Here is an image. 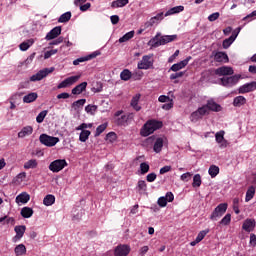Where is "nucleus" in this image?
<instances>
[{
    "instance_id": "obj_1",
    "label": "nucleus",
    "mask_w": 256,
    "mask_h": 256,
    "mask_svg": "<svg viewBox=\"0 0 256 256\" xmlns=\"http://www.w3.org/2000/svg\"><path fill=\"white\" fill-rule=\"evenodd\" d=\"M163 127V122L152 119L148 120L140 130V135L142 137H149L152 133H155L157 129H161Z\"/></svg>"
},
{
    "instance_id": "obj_2",
    "label": "nucleus",
    "mask_w": 256,
    "mask_h": 256,
    "mask_svg": "<svg viewBox=\"0 0 256 256\" xmlns=\"http://www.w3.org/2000/svg\"><path fill=\"white\" fill-rule=\"evenodd\" d=\"M173 41H177V34L161 36V33H157L149 43L153 47H161V45H167V43H173Z\"/></svg>"
},
{
    "instance_id": "obj_3",
    "label": "nucleus",
    "mask_w": 256,
    "mask_h": 256,
    "mask_svg": "<svg viewBox=\"0 0 256 256\" xmlns=\"http://www.w3.org/2000/svg\"><path fill=\"white\" fill-rule=\"evenodd\" d=\"M114 117L116 125L120 127H127V125H129V123H131V121L135 119V114L127 113L123 115V110H118L117 112H115Z\"/></svg>"
},
{
    "instance_id": "obj_4",
    "label": "nucleus",
    "mask_w": 256,
    "mask_h": 256,
    "mask_svg": "<svg viewBox=\"0 0 256 256\" xmlns=\"http://www.w3.org/2000/svg\"><path fill=\"white\" fill-rule=\"evenodd\" d=\"M67 165L66 159H57L50 163L48 169L52 171V173H59V171H63Z\"/></svg>"
},
{
    "instance_id": "obj_5",
    "label": "nucleus",
    "mask_w": 256,
    "mask_h": 256,
    "mask_svg": "<svg viewBox=\"0 0 256 256\" xmlns=\"http://www.w3.org/2000/svg\"><path fill=\"white\" fill-rule=\"evenodd\" d=\"M227 207V203L219 204L210 215L211 221H217L220 217H223L227 213Z\"/></svg>"
},
{
    "instance_id": "obj_6",
    "label": "nucleus",
    "mask_w": 256,
    "mask_h": 256,
    "mask_svg": "<svg viewBox=\"0 0 256 256\" xmlns=\"http://www.w3.org/2000/svg\"><path fill=\"white\" fill-rule=\"evenodd\" d=\"M153 63H155L153 54L144 55L142 60L138 62V69H143L145 71H147V69H153Z\"/></svg>"
},
{
    "instance_id": "obj_7",
    "label": "nucleus",
    "mask_w": 256,
    "mask_h": 256,
    "mask_svg": "<svg viewBox=\"0 0 256 256\" xmlns=\"http://www.w3.org/2000/svg\"><path fill=\"white\" fill-rule=\"evenodd\" d=\"M39 141L42 145H45L46 147H55L59 142V138L49 136L47 134H41L39 137Z\"/></svg>"
},
{
    "instance_id": "obj_8",
    "label": "nucleus",
    "mask_w": 256,
    "mask_h": 256,
    "mask_svg": "<svg viewBox=\"0 0 256 256\" xmlns=\"http://www.w3.org/2000/svg\"><path fill=\"white\" fill-rule=\"evenodd\" d=\"M147 141L148 143H153L154 141V145H153L154 153H161V151H163V143H165V140L163 138L153 135V136H150L147 139Z\"/></svg>"
},
{
    "instance_id": "obj_9",
    "label": "nucleus",
    "mask_w": 256,
    "mask_h": 256,
    "mask_svg": "<svg viewBox=\"0 0 256 256\" xmlns=\"http://www.w3.org/2000/svg\"><path fill=\"white\" fill-rule=\"evenodd\" d=\"M239 79H241V75L236 74L230 77H223L220 79V82L223 87H235L239 83Z\"/></svg>"
},
{
    "instance_id": "obj_10",
    "label": "nucleus",
    "mask_w": 256,
    "mask_h": 256,
    "mask_svg": "<svg viewBox=\"0 0 256 256\" xmlns=\"http://www.w3.org/2000/svg\"><path fill=\"white\" fill-rule=\"evenodd\" d=\"M53 71H55L54 67L42 69L38 71L36 74L32 75L30 77V81H41L42 79H45L47 75L53 73Z\"/></svg>"
},
{
    "instance_id": "obj_11",
    "label": "nucleus",
    "mask_w": 256,
    "mask_h": 256,
    "mask_svg": "<svg viewBox=\"0 0 256 256\" xmlns=\"http://www.w3.org/2000/svg\"><path fill=\"white\" fill-rule=\"evenodd\" d=\"M79 79H81V75L70 76L59 83L57 89H66V87H71V85H75Z\"/></svg>"
},
{
    "instance_id": "obj_12",
    "label": "nucleus",
    "mask_w": 256,
    "mask_h": 256,
    "mask_svg": "<svg viewBox=\"0 0 256 256\" xmlns=\"http://www.w3.org/2000/svg\"><path fill=\"white\" fill-rule=\"evenodd\" d=\"M253 91H256V82H250L246 83L238 88V93L240 95H245V93H251Z\"/></svg>"
},
{
    "instance_id": "obj_13",
    "label": "nucleus",
    "mask_w": 256,
    "mask_h": 256,
    "mask_svg": "<svg viewBox=\"0 0 256 256\" xmlns=\"http://www.w3.org/2000/svg\"><path fill=\"white\" fill-rule=\"evenodd\" d=\"M14 231L16 235L12 238L13 243H17L20 239H23L25 235V231H27V227L25 225L15 226Z\"/></svg>"
},
{
    "instance_id": "obj_14",
    "label": "nucleus",
    "mask_w": 256,
    "mask_h": 256,
    "mask_svg": "<svg viewBox=\"0 0 256 256\" xmlns=\"http://www.w3.org/2000/svg\"><path fill=\"white\" fill-rule=\"evenodd\" d=\"M214 73H215V75H218V77H225V76H228V75H233V73H235V72L233 71L232 67L221 66V67L217 68L214 71Z\"/></svg>"
},
{
    "instance_id": "obj_15",
    "label": "nucleus",
    "mask_w": 256,
    "mask_h": 256,
    "mask_svg": "<svg viewBox=\"0 0 256 256\" xmlns=\"http://www.w3.org/2000/svg\"><path fill=\"white\" fill-rule=\"evenodd\" d=\"M189 61H191V56H188L186 59L173 64L170 67V71H174V73H177V71H181V69H185V67H187V65H189Z\"/></svg>"
},
{
    "instance_id": "obj_16",
    "label": "nucleus",
    "mask_w": 256,
    "mask_h": 256,
    "mask_svg": "<svg viewBox=\"0 0 256 256\" xmlns=\"http://www.w3.org/2000/svg\"><path fill=\"white\" fill-rule=\"evenodd\" d=\"M131 253V247L129 245H118L115 248L114 255L115 256H128Z\"/></svg>"
},
{
    "instance_id": "obj_17",
    "label": "nucleus",
    "mask_w": 256,
    "mask_h": 256,
    "mask_svg": "<svg viewBox=\"0 0 256 256\" xmlns=\"http://www.w3.org/2000/svg\"><path fill=\"white\" fill-rule=\"evenodd\" d=\"M256 222L255 219L247 218L242 225V229L247 233L255 230Z\"/></svg>"
},
{
    "instance_id": "obj_18",
    "label": "nucleus",
    "mask_w": 256,
    "mask_h": 256,
    "mask_svg": "<svg viewBox=\"0 0 256 256\" xmlns=\"http://www.w3.org/2000/svg\"><path fill=\"white\" fill-rule=\"evenodd\" d=\"M59 35H61V26H56L47 33L45 39L46 41H52V39H57Z\"/></svg>"
},
{
    "instance_id": "obj_19",
    "label": "nucleus",
    "mask_w": 256,
    "mask_h": 256,
    "mask_svg": "<svg viewBox=\"0 0 256 256\" xmlns=\"http://www.w3.org/2000/svg\"><path fill=\"white\" fill-rule=\"evenodd\" d=\"M216 63H229V56L225 52H216L214 54Z\"/></svg>"
},
{
    "instance_id": "obj_20",
    "label": "nucleus",
    "mask_w": 256,
    "mask_h": 256,
    "mask_svg": "<svg viewBox=\"0 0 256 256\" xmlns=\"http://www.w3.org/2000/svg\"><path fill=\"white\" fill-rule=\"evenodd\" d=\"M206 109L209 113V111H214L215 113H219L221 111V105L217 104L213 100H208L207 103L205 104Z\"/></svg>"
},
{
    "instance_id": "obj_21",
    "label": "nucleus",
    "mask_w": 256,
    "mask_h": 256,
    "mask_svg": "<svg viewBox=\"0 0 256 256\" xmlns=\"http://www.w3.org/2000/svg\"><path fill=\"white\" fill-rule=\"evenodd\" d=\"M29 135H33V126H25L18 133V137L20 139H24V137H29Z\"/></svg>"
},
{
    "instance_id": "obj_22",
    "label": "nucleus",
    "mask_w": 256,
    "mask_h": 256,
    "mask_svg": "<svg viewBox=\"0 0 256 256\" xmlns=\"http://www.w3.org/2000/svg\"><path fill=\"white\" fill-rule=\"evenodd\" d=\"M163 21V12L158 13L156 16L152 17L148 22H146V27H153V25Z\"/></svg>"
},
{
    "instance_id": "obj_23",
    "label": "nucleus",
    "mask_w": 256,
    "mask_h": 256,
    "mask_svg": "<svg viewBox=\"0 0 256 256\" xmlns=\"http://www.w3.org/2000/svg\"><path fill=\"white\" fill-rule=\"evenodd\" d=\"M87 89V82H82L72 89V95H81Z\"/></svg>"
},
{
    "instance_id": "obj_24",
    "label": "nucleus",
    "mask_w": 256,
    "mask_h": 256,
    "mask_svg": "<svg viewBox=\"0 0 256 256\" xmlns=\"http://www.w3.org/2000/svg\"><path fill=\"white\" fill-rule=\"evenodd\" d=\"M215 139L218 143H222L221 147H227V141L225 140V131L221 130L215 134Z\"/></svg>"
},
{
    "instance_id": "obj_25",
    "label": "nucleus",
    "mask_w": 256,
    "mask_h": 256,
    "mask_svg": "<svg viewBox=\"0 0 256 256\" xmlns=\"http://www.w3.org/2000/svg\"><path fill=\"white\" fill-rule=\"evenodd\" d=\"M140 99H141V94H136L134 97H132L130 105L134 111H139L141 109V106H139Z\"/></svg>"
},
{
    "instance_id": "obj_26",
    "label": "nucleus",
    "mask_w": 256,
    "mask_h": 256,
    "mask_svg": "<svg viewBox=\"0 0 256 256\" xmlns=\"http://www.w3.org/2000/svg\"><path fill=\"white\" fill-rule=\"evenodd\" d=\"M33 213V208L26 206L21 209L20 215H22L24 219H30V217H33Z\"/></svg>"
},
{
    "instance_id": "obj_27",
    "label": "nucleus",
    "mask_w": 256,
    "mask_h": 256,
    "mask_svg": "<svg viewBox=\"0 0 256 256\" xmlns=\"http://www.w3.org/2000/svg\"><path fill=\"white\" fill-rule=\"evenodd\" d=\"M31 199V196L27 194V192H23L20 195L16 197V203H29V200Z\"/></svg>"
},
{
    "instance_id": "obj_28",
    "label": "nucleus",
    "mask_w": 256,
    "mask_h": 256,
    "mask_svg": "<svg viewBox=\"0 0 256 256\" xmlns=\"http://www.w3.org/2000/svg\"><path fill=\"white\" fill-rule=\"evenodd\" d=\"M182 11H185V7L184 6H175L173 8H170L165 13V17H169V15H176V13H181Z\"/></svg>"
},
{
    "instance_id": "obj_29",
    "label": "nucleus",
    "mask_w": 256,
    "mask_h": 256,
    "mask_svg": "<svg viewBox=\"0 0 256 256\" xmlns=\"http://www.w3.org/2000/svg\"><path fill=\"white\" fill-rule=\"evenodd\" d=\"M247 103V98L244 96H237L233 100L234 107H243Z\"/></svg>"
},
{
    "instance_id": "obj_30",
    "label": "nucleus",
    "mask_w": 256,
    "mask_h": 256,
    "mask_svg": "<svg viewBox=\"0 0 256 256\" xmlns=\"http://www.w3.org/2000/svg\"><path fill=\"white\" fill-rule=\"evenodd\" d=\"M14 253L16 256L26 255L27 247H25V244H19L15 247Z\"/></svg>"
},
{
    "instance_id": "obj_31",
    "label": "nucleus",
    "mask_w": 256,
    "mask_h": 256,
    "mask_svg": "<svg viewBox=\"0 0 256 256\" xmlns=\"http://www.w3.org/2000/svg\"><path fill=\"white\" fill-rule=\"evenodd\" d=\"M35 43L34 39H28L27 41L22 42L19 47L20 51H27Z\"/></svg>"
},
{
    "instance_id": "obj_32",
    "label": "nucleus",
    "mask_w": 256,
    "mask_h": 256,
    "mask_svg": "<svg viewBox=\"0 0 256 256\" xmlns=\"http://www.w3.org/2000/svg\"><path fill=\"white\" fill-rule=\"evenodd\" d=\"M39 162L35 159H30L24 163V169H37Z\"/></svg>"
},
{
    "instance_id": "obj_33",
    "label": "nucleus",
    "mask_w": 256,
    "mask_h": 256,
    "mask_svg": "<svg viewBox=\"0 0 256 256\" xmlns=\"http://www.w3.org/2000/svg\"><path fill=\"white\" fill-rule=\"evenodd\" d=\"M126 5H129V0H116L112 2L111 7L117 9L119 7H125Z\"/></svg>"
},
{
    "instance_id": "obj_34",
    "label": "nucleus",
    "mask_w": 256,
    "mask_h": 256,
    "mask_svg": "<svg viewBox=\"0 0 256 256\" xmlns=\"http://www.w3.org/2000/svg\"><path fill=\"white\" fill-rule=\"evenodd\" d=\"M138 193H145L147 191V182L145 180H139L136 187Z\"/></svg>"
},
{
    "instance_id": "obj_35",
    "label": "nucleus",
    "mask_w": 256,
    "mask_h": 256,
    "mask_svg": "<svg viewBox=\"0 0 256 256\" xmlns=\"http://www.w3.org/2000/svg\"><path fill=\"white\" fill-rule=\"evenodd\" d=\"M37 93L35 92H32L26 96L23 97V101L24 103H33V101H36L37 100Z\"/></svg>"
},
{
    "instance_id": "obj_36",
    "label": "nucleus",
    "mask_w": 256,
    "mask_h": 256,
    "mask_svg": "<svg viewBox=\"0 0 256 256\" xmlns=\"http://www.w3.org/2000/svg\"><path fill=\"white\" fill-rule=\"evenodd\" d=\"M43 203L46 207H51L55 203V197L51 194H48L44 197Z\"/></svg>"
},
{
    "instance_id": "obj_37",
    "label": "nucleus",
    "mask_w": 256,
    "mask_h": 256,
    "mask_svg": "<svg viewBox=\"0 0 256 256\" xmlns=\"http://www.w3.org/2000/svg\"><path fill=\"white\" fill-rule=\"evenodd\" d=\"M253 197H255V187L250 186L246 192V197H245L246 203H249V201H251Z\"/></svg>"
},
{
    "instance_id": "obj_38",
    "label": "nucleus",
    "mask_w": 256,
    "mask_h": 256,
    "mask_svg": "<svg viewBox=\"0 0 256 256\" xmlns=\"http://www.w3.org/2000/svg\"><path fill=\"white\" fill-rule=\"evenodd\" d=\"M135 37V31L127 32L123 37L119 39V43H126V41H129Z\"/></svg>"
},
{
    "instance_id": "obj_39",
    "label": "nucleus",
    "mask_w": 256,
    "mask_h": 256,
    "mask_svg": "<svg viewBox=\"0 0 256 256\" xmlns=\"http://www.w3.org/2000/svg\"><path fill=\"white\" fill-rule=\"evenodd\" d=\"M120 79H122V81H129V79H132V73L129 71V69H124L120 73Z\"/></svg>"
},
{
    "instance_id": "obj_40",
    "label": "nucleus",
    "mask_w": 256,
    "mask_h": 256,
    "mask_svg": "<svg viewBox=\"0 0 256 256\" xmlns=\"http://www.w3.org/2000/svg\"><path fill=\"white\" fill-rule=\"evenodd\" d=\"M71 16V12H65L59 17L58 23H68V21H71Z\"/></svg>"
},
{
    "instance_id": "obj_41",
    "label": "nucleus",
    "mask_w": 256,
    "mask_h": 256,
    "mask_svg": "<svg viewBox=\"0 0 256 256\" xmlns=\"http://www.w3.org/2000/svg\"><path fill=\"white\" fill-rule=\"evenodd\" d=\"M91 135V131L89 130H82L79 136V141H81V143H85L87 141V139H89V136Z\"/></svg>"
},
{
    "instance_id": "obj_42",
    "label": "nucleus",
    "mask_w": 256,
    "mask_h": 256,
    "mask_svg": "<svg viewBox=\"0 0 256 256\" xmlns=\"http://www.w3.org/2000/svg\"><path fill=\"white\" fill-rule=\"evenodd\" d=\"M87 103L86 99H80L72 103V109L74 111H77V109H80V107H83Z\"/></svg>"
},
{
    "instance_id": "obj_43",
    "label": "nucleus",
    "mask_w": 256,
    "mask_h": 256,
    "mask_svg": "<svg viewBox=\"0 0 256 256\" xmlns=\"http://www.w3.org/2000/svg\"><path fill=\"white\" fill-rule=\"evenodd\" d=\"M208 173L212 179L215 178L216 175H219V166L211 165Z\"/></svg>"
},
{
    "instance_id": "obj_44",
    "label": "nucleus",
    "mask_w": 256,
    "mask_h": 256,
    "mask_svg": "<svg viewBox=\"0 0 256 256\" xmlns=\"http://www.w3.org/2000/svg\"><path fill=\"white\" fill-rule=\"evenodd\" d=\"M201 119H203V117L198 113L197 110L190 115V120L192 123H197V121Z\"/></svg>"
},
{
    "instance_id": "obj_45",
    "label": "nucleus",
    "mask_w": 256,
    "mask_h": 256,
    "mask_svg": "<svg viewBox=\"0 0 256 256\" xmlns=\"http://www.w3.org/2000/svg\"><path fill=\"white\" fill-rule=\"evenodd\" d=\"M201 175L200 174H196L193 177V183H192V187H201Z\"/></svg>"
},
{
    "instance_id": "obj_46",
    "label": "nucleus",
    "mask_w": 256,
    "mask_h": 256,
    "mask_svg": "<svg viewBox=\"0 0 256 256\" xmlns=\"http://www.w3.org/2000/svg\"><path fill=\"white\" fill-rule=\"evenodd\" d=\"M149 169H150V166L147 164V162H142L140 164L141 175H145V174L149 173Z\"/></svg>"
},
{
    "instance_id": "obj_47",
    "label": "nucleus",
    "mask_w": 256,
    "mask_h": 256,
    "mask_svg": "<svg viewBox=\"0 0 256 256\" xmlns=\"http://www.w3.org/2000/svg\"><path fill=\"white\" fill-rule=\"evenodd\" d=\"M47 113V110H43L42 112H40L36 117V121L38 123H43V121H45V117H47Z\"/></svg>"
},
{
    "instance_id": "obj_48",
    "label": "nucleus",
    "mask_w": 256,
    "mask_h": 256,
    "mask_svg": "<svg viewBox=\"0 0 256 256\" xmlns=\"http://www.w3.org/2000/svg\"><path fill=\"white\" fill-rule=\"evenodd\" d=\"M107 129V123L101 124L96 128L95 137H99Z\"/></svg>"
},
{
    "instance_id": "obj_49",
    "label": "nucleus",
    "mask_w": 256,
    "mask_h": 256,
    "mask_svg": "<svg viewBox=\"0 0 256 256\" xmlns=\"http://www.w3.org/2000/svg\"><path fill=\"white\" fill-rule=\"evenodd\" d=\"M235 40H233V38L229 37L227 39H225L222 43V47L223 49H229V47H231V45H233V42Z\"/></svg>"
},
{
    "instance_id": "obj_50",
    "label": "nucleus",
    "mask_w": 256,
    "mask_h": 256,
    "mask_svg": "<svg viewBox=\"0 0 256 256\" xmlns=\"http://www.w3.org/2000/svg\"><path fill=\"white\" fill-rule=\"evenodd\" d=\"M142 78H143V71L138 70L132 73V79H134V81H141Z\"/></svg>"
},
{
    "instance_id": "obj_51",
    "label": "nucleus",
    "mask_w": 256,
    "mask_h": 256,
    "mask_svg": "<svg viewBox=\"0 0 256 256\" xmlns=\"http://www.w3.org/2000/svg\"><path fill=\"white\" fill-rule=\"evenodd\" d=\"M196 111H198L200 117H205V115H209V111L207 110V106L203 105L199 107Z\"/></svg>"
},
{
    "instance_id": "obj_52",
    "label": "nucleus",
    "mask_w": 256,
    "mask_h": 256,
    "mask_svg": "<svg viewBox=\"0 0 256 256\" xmlns=\"http://www.w3.org/2000/svg\"><path fill=\"white\" fill-rule=\"evenodd\" d=\"M86 113H90V115H95V111H97V105H87L85 107Z\"/></svg>"
},
{
    "instance_id": "obj_53",
    "label": "nucleus",
    "mask_w": 256,
    "mask_h": 256,
    "mask_svg": "<svg viewBox=\"0 0 256 256\" xmlns=\"http://www.w3.org/2000/svg\"><path fill=\"white\" fill-rule=\"evenodd\" d=\"M207 233H209V230L205 231H201L198 233L197 237H196V243H201L202 239H205V236L207 235Z\"/></svg>"
},
{
    "instance_id": "obj_54",
    "label": "nucleus",
    "mask_w": 256,
    "mask_h": 256,
    "mask_svg": "<svg viewBox=\"0 0 256 256\" xmlns=\"http://www.w3.org/2000/svg\"><path fill=\"white\" fill-rule=\"evenodd\" d=\"M219 223L220 225H229L231 223V214H226Z\"/></svg>"
},
{
    "instance_id": "obj_55",
    "label": "nucleus",
    "mask_w": 256,
    "mask_h": 256,
    "mask_svg": "<svg viewBox=\"0 0 256 256\" xmlns=\"http://www.w3.org/2000/svg\"><path fill=\"white\" fill-rule=\"evenodd\" d=\"M57 53H58V50H57V49H52V50L46 51V52L44 53V59H50V57H51L52 55H57Z\"/></svg>"
},
{
    "instance_id": "obj_56",
    "label": "nucleus",
    "mask_w": 256,
    "mask_h": 256,
    "mask_svg": "<svg viewBox=\"0 0 256 256\" xmlns=\"http://www.w3.org/2000/svg\"><path fill=\"white\" fill-rule=\"evenodd\" d=\"M155 179H157V174H155V172H152L146 176V181H148V183H153Z\"/></svg>"
},
{
    "instance_id": "obj_57",
    "label": "nucleus",
    "mask_w": 256,
    "mask_h": 256,
    "mask_svg": "<svg viewBox=\"0 0 256 256\" xmlns=\"http://www.w3.org/2000/svg\"><path fill=\"white\" fill-rule=\"evenodd\" d=\"M219 17H220L219 12L212 13L211 15L208 16V21L210 22L217 21Z\"/></svg>"
},
{
    "instance_id": "obj_58",
    "label": "nucleus",
    "mask_w": 256,
    "mask_h": 256,
    "mask_svg": "<svg viewBox=\"0 0 256 256\" xmlns=\"http://www.w3.org/2000/svg\"><path fill=\"white\" fill-rule=\"evenodd\" d=\"M101 55L100 51H95L89 55L86 56L87 61H91V59H95V57H99Z\"/></svg>"
},
{
    "instance_id": "obj_59",
    "label": "nucleus",
    "mask_w": 256,
    "mask_h": 256,
    "mask_svg": "<svg viewBox=\"0 0 256 256\" xmlns=\"http://www.w3.org/2000/svg\"><path fill=\"white\" fill-rule=\"evenodd\" d=\"M157 203H158L159 207H167V198L160 197V198H158Z\"/></svg>"
},
{
    "instance_id": "obj_60",
    "label": "nucleus",
    "mask_w": 256,
    "mask_h": 256,
    "mask_svg": "<svg viewBox=\"0 0 256 256\" xmlns=\"http://www.w3.org/2000/svg\"><path fill=\"white\" fill-rule=\"evenodd\" d=\"M183 75H185V72H176V73L170 75V79L173 81L175 79H179V78L183 77Z\"/></svg>"
},
{
    "instance_id": "obj_61",
    "label": "nucleus",
    "mask_w": 256,
    "mask_h": 256,
    "mask_svg": "<svg viewBox=\"0 0 256 256\" xmlns=\"http://www.w3.org/2000/svg\"><path fill=\"white\" fill-rule=\"evenodd\" d=\"M85 61H88L87 56L77 58L73 61V65H79L80 63H85Z\"/></svg>"
},
{
    "instance_id": "obj_62",
    "label": "nucleus",
    "mask_w": 256,
    "mask_h": 256,
    "mask_svg": "<svg viewBox=\"0 0 256 256\" xmlns=\"http://www.w3.org/2000/svg\"><path fill=\"white\" fill-rule=\"evenodd\" d=\"M165 199H167L168 203H173V201L175 199V196L173 195L172 192H167L166 196H165Z\"/></svg>"
},
{
    "instance_id": "obj_63",
    "label": "nucleus",
    "mask_w": 256,
    "mask_h": 256,
    "mask_svg": "<svg viewBox=\"0 0 256 256\" xmlns=\"http://www.w3.org/2000/svg\"><path fill=\"white\" fill-rule=\"evenodd\" d=\"M107 139H109V141H116L117 140V134L115 132H109L106 135Z\"/></svg>"
},
{
    "instance_id": "obj_64",
    "label": "nucleus",
    "mask_w": 256,
    "mask_h": 256,
    "mask_svg": "<svg viewBox=\"0 0 256 256\" xmlns=\"http://www.w3.org/2000/svg\"><path fill=\"white\" fill-rule=\"evenodd\" d=\"M250 245H252L253 247L256 246V235L255 234H250Z\"/></svg>"
}]
</instances>
